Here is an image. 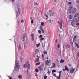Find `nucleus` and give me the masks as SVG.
<instances>
[{
	"label": "nucleus",
	"mask_w": 79,
	"mask_h": 79,
	"mask_svg": "<svg viewBox=\"0 0 79 79\" xmlns=\"http://www.w3.org/2000/svg\"><path fill=\"white\" fill-rule=\"evenodd\" d=\"M69 13H75L77 11V9L76 8H72L71 7H69Z\"/></svg>",
	"instance_id": "obj_1"
},
{
	"label": "nucleus",
	"mask_w": 79,
	"mask_h": 79,
	"mask_svg": "<svg viewBox=\"0 0 79 79\" xmlns=\"http://www.w3.org/2000/svg\"><path fill=\"white\" fill-rule=\"evenodd\" d=\"M29 62L27 61V62L23 66L24 68H26L27 67V72H28V69H30V64H29Z\"/></svg>",
	"instance_id": "obj_2"
},
{
	"label": "nucleus",
	"mask_w": 79,
	"mask_h": 79,
	"mask_svg": "<svg viewBox=\"0 0 79 79\" xmlns=\"http://www.w3.org/2000/svg\"><path fill=\"white\" fill-rule=\"evenodd\" d=\"M19 69H20V66H19V61H17L16 65L15 70L19 71Z\"/></svg>",
	"instance_id": "obj_3"
},
{
	"label": "nucleus",
	"mask_w": 79,
	"mask_h": 79,
	"mask_svg": "<svg viewBox=\"0 0 79 79\" xmlns=\"http://www.w3.org/2000/svg\"><path fill=\"white\" fill-rule=\"evenodd\" d=\"M51 64H52V63L50 60H46L45 66H50Z\"/></svg>",
	"instance_id": "obj_4"
},
{
	"label": "nucleus",
	"mask_w": 79,
	"mask_h": 79,
	"mask_svg": "<svg viewBox=\"0 0 79 79\" xmlns=\"http://www.w3.org/2000/svg\"><path fill=\"white\" fill-rule=\"evenodd\" d=\"M75 19L74 18L72 20L71 22V26L74 27H75V26H76V23Z\"/></svg>",
	"instance_id": "obj_5"
},
{
	"label": "nucleus",
	"mask_w": 79,
	"mask_h": 79,
	"mask_svg": "<svg viewBox=\"0 0 79 79\" xmlns=\"http://www.w3.org/2000/svg\"><path fill=\"white\" fill-rule=\"evenodd\" d=\"M78 18V17L77 18H75L76 26H79V19Z\"/></svg>",
	"instance_id": "obj_6"
},
{
	"label": "nucleus",
	"mask_w": 79,
	"mask_h": 79,
	"mask_svg": "<svg viewBox=\"0 0 79 79\" xmlns=\"http://www.w3.org/2000/svg\"><path fill=\"white\" fill-rule=\"evenodd\" d=\"M75 70V69H74L72 67L71 69L70 70V73L71 74H73V73H74V71Z\"/></svg>",
	"instance_id": "obj_7"
},
{
	"label": "nucleus",
	"mask_w": 79,
	"mask_h": 79,
	"mask_svg": "<svg viewBox=\"0 0 79 79\" xmlns=\"http://www.w3.org/2000/svg\"><path fill=\"white\" fill-rule=\"evenodd\" d=\"M58 23L60 29H62V22H60L59 21H58Z\"/></svg>",
	"instance_id": "obj_8"
},
{
	"label": "nucleus",
	"mask_w": 79,
	"mask_h": 79,
	"mask_svg": "<svg viewBox=\"0 0 79 79\" xmlns=\"http://www.w3.org/2000/svg\"><path fill=\"white\" fill-rule=\"evenodd\" d=\"M20 6H18L17 7V9L18 10V12L19 13V15H20Z\"/></svg>",
	"instance_id": "obj_9"
},
{
	"label": "nucleus",
	"mask_w": 79,
	"mask_h": 79,
	"mask_svg": "<svg viewBox=\"0 0 79 79\" xmlns=\"http://www.w3.org/2000/svg\"><path fill=\"white\" fill-rule=\"evenodd\" d=\"M34 34H32L31 35V38L33 41L34 40Z\"/></svg>",
	"instance_id": "obj_10"
},
{
	"label": "nucleus",
	"mask_w": 79,
	"mask_h": 79,
	"mask_svg": "<svg viewBox=\"0 0 79 79\" xmlns=\"http://www.w3.org/2000/svg\"><path fill=\"white\" fill-rule=\"evenodd\" d=\"M79 14L77 13L75 15V18H78V19H79Z\"/></svg>",
	"instance_id": "obj_11"
},
{
	"label": "nucleus",
	"mask_w": 79,
	"mask_h": 79,
	"mask_svg": "<svg viewBox=\"0 0 79 79\" xmlns=\"http://www.w3.org/2000/svg\"><path fill=\"white\" fill-rule=\"evenodd\" d=\"M38 68L39 69L40 71H42L43 70V67H42V66H40L38 67Z\"/></svg>",
	"instance_id": "obj_12"
},
{
	"label": "nucleus",
	"mask_w": 79,
	"mask_h": 79,
	"mask_svg": "<svg viewBox=\"0 0 79 79\" xmlns=\"http://www.w3.org/2000/svg\"><path fill=\"white\" fill-rule=\"evenodd\" d=\"M55 64L53 63L52 64V66L50 67V68H55Z\"/></svg>",
	"instance_id": "obj_13"
},
{
	"label": "nucleus",
	"mask_w": 79,
	"mask_h": 79,
	"mask_svg": "<svg viewBox=\"0 0 79 79\" xmlns=\"http://www.w3.org/2000/svg\"><path fill=\"white\" fill-rule=\"evenodd\" d=\"M52 74L53 75V76H55V77H57V79H59V78H58V76H56V74L54 73H52Z\"/></svg>",
	"instance_id": "obj_14"
},
{
	"label": "nucleus",
	"mask_w": 79,
	"mask_h": 79,
	"mask_svg": "<svg viewBox=\"0 0 79 79\" xmlns=\"http://www.w3.org/2000/svg\"><path fill=\"white\" fill-rule=\"evenodd\" d=\"M62 71H60L59 72V76H58V78H59V79H60V77H61V72Z\"/></svg>",
	"instance_id": "obj_15"
},
{
	"label": "nucleus",
	"mask_w": 79,
	"mask_h": 79,
	"mask_svg": "<svg viewBox=\"0 0 79 79\" xmlns=\"http://www.w3.org/2000/svg\"><path fill=\"white\" fill-rule=\"evenodd\" d=\"M65 71H69V69H68V67H67V66H65Z\"/></svg>",
	"instance_id": "obj_16"
},
{
	"label": "nucleus",
	"mask_w": 79,
	"mask_h": 79,
	"mask_svg": "<svg viewBox=\"0 0 79 79\" xmlns=\"http://www.w3.org/2000/svg\"><path fill=\"white\" fill-rule=\"evenodd\" d=\"M25 35H23V41H24V40H25Z\"/></svg>",
	"instance_id": "obj_17"
},
{
	"label": "nucleus",
	"mask_w": 79,
	"mask_h": 79,
	"mask_svg": "<svg viewBox=\"0 0 79 79\" xmlns=\"http://www.w3.org/2000/svg\"><path fill=\"white\" fill-rule=\"evenodd\" d=\"M16 18H18V12L17 11H16Z\"/></svg>",
	"instance_id": "obj_18"
},
{
	"label": "nucleus",
	"mask_w": 79,
	"mask_h": 79,
	"mask_svg": "<svg viewBox=\"0 0 79 79\" xmlns=\"http://www.w3.org/2000/svg\"><path fill=\"white\" fill-rule=\"evenodd\" d=\"M18 78L19 79H22V75H19L18 76Z\"/></svg>",
	"instance_id": "obj_19"
},
{
	"label": "nucleus",
	"mask_w": 79,
	"mask_h": 79,
	"mask_svg": "<svg viewBox=\"0 0 79 79\" xmlns=\"http://www.w3.org/2000/svg\"><path fill=\"white\" fill-rule=\"evenodd\" d=\"M76 37L77 36H75L74 37V38L73 39V42H74V41H76Z\"/></svg>",
	"instance_id": "obj_20"
},
{
	"label": "nucleus",
	"mask_w": 79,
	"mask_h": 79,
	"mask_svg": "<svg viewBox=\"0 0 79 79\" xmlns=\"http://www.w3.org/2000/svg\"><path fill=\"white\" fill-rule=\"evenodd\" d=\"M21 49V46L20 45H19V47H18V50H20Z\"/></svg>",
	"instance_id": "obj_21"
},
{
	"label": "nucleus",
	"mask_w": 79,
	"mask_h": 79,
	"mask_svg": "<svg viewBox=\"0 0 79 79\" xmlns=\"http://www.w3.org/2000/svg\"><path fill=\"white\" fill-rule=\"evenodd\" d=\"M39 52V50L38 49H37L36 50L35 52V54H37V53H38Z\"/></svg>",
	"instance_id": "obj_22"
},
{
	"label": "nucleus",
	"mask_w": 79,
	"mask_h": 79,
	"mask_svg": "<svg viewBox=\"0 0 79 79\" xmlns=\"http://www.w3.org/2000/svg\"><path fill=\"white\" fill-rule=\"evenodd\" d=\"M54 15V13H51L50 14V16H53Z\"/></svg>",
	"instance_id": "obj_23"
},
{
	"label": "nucleus",
	"mask_w": 79,
	"mask_h": 79,
	"mask_svg": "<svg viewBox=\"0 0 79 79\" xmlns=\"http://www.w3.org/2000/svg\"><path fill=\"white\" fill-rule=\"evenodd\" d=\"M75 45L78 48H79V45H78V44H77V43H75Z\"/></svg>",
	"instance_id": "obj_24"
},
{
	"label": "nucleus",
	"mask_w": 79,
	"mask_h": 79,
	"mask_svg": "<svg viewBox=\"0 0 79 79\" xmlns=\"http://www.w3.org/2000/svg\"><path fill=\"white\" fill-rule=\"evenodd\" d=\"M64 62V60L63 59H61L60 61V63H62Z\"/></svg>",
	"instance_id": "obj_25"
},
{
	"label": "nucleus",
	"mask_w": 79,
	"mask_h": 79,
	"mask_svg": "<svg viewBox=\"0 0 79 79\" xmlns=\"http://www.w3.org/2000/svg\"><path fill=\"white\" fill-rule=\"evenodd\" d=\"M79 57V52L77 53V58H78Z\"/></svg>",
	"instance_id": "obj_26"
},
{
	"label": "nucleus",
	"mask_w": 79,
	"mask_h": 79,
	"mask_svg": "<svg viewBox=\"0 0 79 79\" xmlns=\"http://www.w3.org/2000/svg\"><path fill=\"white\" fill-rule=\"evenodd\" d=\"M47 73L48 74H50V73H51V72L49 70H48L47 72Z\"/></svg>",
	"instance_id": "obj_27"
},
{
	"label": "nucleus",
	"mask_w": 79,
	"mask_h": 79,
	"mask_svg": "<svg viewBox=\"0 0 79 79\" xmlns=\"http://www.w3.org/2000/svg\"><path fill=\"white\" fill-rule=\"evenodd\" d=\"M44 16H45L46 17V18H48V15H47L46 14H44Z\"/></svg>",
	"instance_id": "obj_28"
},
{
	"label": "nucleus",
	"mask_w": 79,
	"mask_h": 79,
	"mask_svg": "<svg viewBox=\"0 0 79 79\" xmlns=\"http://www.w3.org/2000/svg\"><path fill=\"white\" fill-rule=\"evenodd\" d=\"M47 78V76L46 75H45L44 76V79H46Z\"/></svg>",
	"instance_id": "obj_29"
},
{
	"label": "nucleus",
	"mask_w": 79,
	"mask_h": 79,
	"mask_svg": "<svg viewBox=\"0 0 79 79\" xmlns=\"http://www.w3.org/2000/svg\"><path fill=\"white\" fill-rule=\"evenodd\" d=\"M44 22H42L41 23V25L42 26H44Z\"/></svg>",
	"instance_id": "obj_30"
},
{
	"label": "nucleus",
	"mask_w": 79,
	"mask_h": 79,
	"mask_svg": "<svg viewBox=\"0 0 79 79\" xmlns=\"http://www.w3.org/2000/svg\"><path fill=\"white\" fill-rule=\"evenodd\" d=\"M35 71L36 73H38V72H39V69H36Z\"/></svg>",
	"instance_id": "obj_31"
},
{
	"label": "nucleus",
	"mask_w": 79,
	"mask_h": 79,
	"mask_svg": "<svg viewBox=\"0 0 79 79\" xmlns=\"http://www.w3.org/2000/svg\"><path fill=\"white\" fill-rule=\"evenodd\" d=\"M34 5H36L37 6V5H38V4H37V3H36V2H34Z\"/></svg>",
	"instance_id": "obj_32"
},
{
	"label": "nucleus",
	"mask_w": 79,
	"mask_h": 79,
	"mask_svg": "<svg viewBox=\"0 0 79 79\" xmlns=\"http://www.w3.org/2000/svg\"><path fill=\"white\" fill-rule=\"evenodd\" d=\"M40 45V44L38 43L36 44L37 47H39Z\"/></svg>",
	"instance_id": "obj_33"
},
{
	"label": "nucleus",
	"mask_w": 79,
	"mask_h": 79,
	"mask_svg": "<svg viewBox=\"0 0 79 79\" xmlns=\"http://www.w3.org/2000/svg\"><path fill=\"white\" fill-rule=\"evenodd\" d=\"M43 53H44V54H47V52L46 51H44L43 52Z\"/></svg>",
	"instance_id": "obj_34"
},
{
	"label": "nucleus",
	"mask_w": 79,
	"mask_h": 79,
	"mask_svg": "<svg viewBox=\"0 0 79 79\" xmlns=\"http://www.w3.org/2000/svg\"><path fill=\"white\" fill-rule=\"evenodd\" d=\"M56 72V70H53L52 71V73H55Z\"/></svg>",
	"instance_id": "obj_35"
},
{
	"label": "nucleus",
	"mask_w": 79,
	"mask_h": 79,
	"mask_svg": "<svg viewBox=\"0 0 79 79\" xmlns=\"http://www.w3.org/2000/svg\"><path fill=\"white\" fill-rule=\"evenodd\" d=\"M40 30H42V29H43L42 28V27L40 26Z\"/></svg>",
	"instance_id": "obj_36"
},
{
	"label": "nucleus",
	"mask_w": 79,
	"mask_h": 79,
	"mask_svg": "<svg viewBox=\"0 0 79 79\" xmlns=\"http://www.w3.org/2000/svg\"><path fill=\"white\" fill-rule=\"evenodd\" d=\"M35 62H39V59H36L35 60Z\"/></svg>",
	"instance_id": "obj_37"
},
{
	"label": "nucleus",
	"mask_w": 79,
	"mask_h": 79,
	"mask_svg": "<svg viewBox=\"0 0 79 79\" xmlns=\"http://www.w3.org/2000/svg\"><path fill=\"white\" fill-rule=\"evenodd\" d=\"M62 33H61V32H60V34H59V36L60 37V36H62L63 35L62 34Z\"/></svg>",
	"instance_id": "obj_38"
},
{
	"label": "nucleus",
	"mask_w": 79,
	"mask_h": 79,
	"mask_svg": "<svg viewBox=\"0 0 79 79\" xmlns=\"http://www.w3.org/2000/svg\"><path fill=\"white\" fill-rule=\"evenodd\" d=\"M76 3H77V4H79V0H76Z\"/></svg>",
	"instance_id": "obj_39"
},
{
	"label": "nucleus",
	"mask_w": 79,
	"mask_h": 79,
	"mask_svg": "<svg viewBox=\"0 0 79 79\" xmlns=\"http://www.w3.org/2000/svg\"><path fill=\"white\" fill-rule=\"evenodd\" d=\"M40 62H39V63H36V66H37V65H40Z\"/></svg>",
	"instance_id": "obj_40"
},
{
	"label": "nucleus",
	"mask_w": 79,
	"mask_h": 79,
	"mask_svg": "<svg viewBox=\"0 0 79 79\" xmlns=\"http://www.w3.org/2000/svg\"><path fill=\"white\" fill-rule=\"evenodd\" d=\"M44 40V38H41L40 39V40Z\"/></svg>",
	"instance_id": "obj_41"
},
{
	"label": "nucleus",
	"mask_w": 79,
	"mask_h": 79,
	"mask_svg": "<svg viewBox=\"0 0 79 79\" xmlns=\"http://www.w3.org/2000/svg\"><path fill=\"white\" fill-rule=\"evenodd\" d=\"M68 66L69 67L71 66V64H70V63H69L68 64Z\"/></svg>",
	"instance_id": "obj_42"
},
{
	"label": "nucleus",
	"mask_w": 79,
	"mask_h": 79,
	"mask_svg": "<svg viewBox=\"0 0 79 79\" xmlns=\"http://www.w3.org/2000/svg\"><path fill=\"white\" fill-rule=\"evenodd\" d=\"M31 23L32 24H33L34 23V20L32 19L31 21Z\"/></svg>",
	"instance_id": "obj_43"
},
{
	"label": "nucleus",
	"mask_w": 79,
	"mask_h": 79,
	"mask_svg": "<svg viewBox=\"0 0 79 79\" xmlns=\"http://www.w3.org/2000/svg\"><path fill=\"white\" fill-rule=\"evenodd\" d=\"M38 32L39 34H41V31L40 30H38Z\"/></svg>",
	"instance_id": "obj_44"
},
{
	"label": "nucleus",
	"mask_w": 79,
	"mask_h": 79,
	"mask_svg": "<svg viewBox=\"0 0 79 79\" xmlns=\"http://www.w3.org/2000/svg\"><path fill=\"white\" fill-rule=\"evenodd\" d=\"M42 35H40L39 36V38H42Z\"/></svg>",
	"instance_id": "obj_45"
},
{
	"label": "nucleus",
	"mask_w": 79,
	"mask_h": 79,
	"mask_svg": "<svg viewBox=\"0 0 79 79\" xmlns=\"http://www.w3.org/2000/svg\"><path fill=\"white\" fill-rule=\"evenodd\" d=\"M57 47L58 48H60V44H59L57 46Z\"/></svg>",
	"instance_id": "obj_46"
},
{
	"label": "nucleus",
	"mask_w": 79,
	"mask_h": 79,
	"mask_svg": "<svg viewBox=\"0 0 79 79\" xmlns=\"http://www.w3.org/2000/svg\"><path fill=\"white\" fill-rule=\"evenodd\" d=\"M42 33H44V30L43 29L42 30H41Z\"/></svg>",
	"instance_id": "obj_47"
},
{
	"label": "nucleus",
	"mask_w": 79,
	"mask_h": 79,
	"mask_svg": "<svg viewBox=\"0 0 79 79\" xmlns=\"http://www.w3.org/2000/svg\"><path fill=\"white\" fill-rule=\"evenodd\" d=\"M68 3L69 5H71L72 3L71 2H69Z\"/></svg>",
	"instance_id": "obj_48"
},
{
	"label": "nucleus",
	"mask_w": 79,
	"mask_h": 79,
	"mask_svg": "<svg viewBox=\"0 0 79 79\" xmlns=\"http://www.w3.org/2000/svg\"><path fill=\"white\" fill-rule=\"evenodd\" d=\"M24 22V20L23 19H22L21 21V23H23Z\"/></svg>",
	"instance_id": "obj_49"
},
{
	"label": "nucleus",
	"mask_w": 79,
	"mask_h": 79,
	"mask_svg": "<svg viewBox=\"0 0 79 79\" xmlns=\"http://www.w3.org/2000/svg\"><path fill=\"white\" fill-rule=\"evenodd\" d=\"M44 55H43V54H42V58H44Z\"/></svg>",
	"instance_id": "obj_50"
},
{
	"label": "nucleus",
	"mask_w": 79,
	"mask_h": 79,
	"mask_svg": "<svg viewBox=\"0 0 79 79\" xmlns=\"http://www.w3.org/2000/svg\"><path fill=\"white\" fill-rule=\"evenodd\" d=\"M18 24H19V21H18Z\"/></svg>",
	"instance_id": "obj_51"
},
{
	"label": "nucleus",
	"mask_w": 79,
	"mask_h": 79,
	"mask_svg": "<svg viewBox=\"0 0 79 79\" xmlns=\"http://www.w3.org/2000/svg\"><path fill=\"white\" fill-rule=\"evenodd\" d=\"M57 42H58V40H56L55 41V43H57Z\"/></svg>",
	"instance_id": "obj_52"
},
{
	"label": "nucleus",
	"mask_w": 79,
	"mask_h": 79,
	"mask_svg": "<svg viewBox=\"0 0 79 79\" xmlns=\"http://www.w3.org/2000/svg\"><path fill=\"white\" fill-rule=\"evenodd\" d=\"M9 79H12V77H10L9 78Z\"/></svg>",
	"instance_id": "obj_53"
},
{
	"label": "nucleus",
	"mask_w": 79,
	"mask_h": 79,
	"mask_svg": "<svg viewBox=\"0 0 79 79\" xmlns=\"http://www.w3.org/2000/svg\"><path fill=\"white\" fill-rule=\"evenodd\" d=\"M35 76H38V75H37V74H35Z\"/></svg>",
	"instance_id": "obj_54"
},
{
	"label": "nucleus",
	"mask_w": 79,
	"mask_h": 79,
	"mask_svg": "<svg viewBox=\"0 0 79 79\" xmlns=\"http://www.w3.org/2000/svg\"><path fill=\"white\" fill-rule=\"evenodd\" d=\"M30 19H32V17H30Z\"/></svg>",
	"instance_id": "obj_55"
},
{
	"label": "nucleus",
	"mask_w": 79,
	"mask_h": 79,
	"mask_svg": "<svg viewBox=\"0 0 79 79\" xmlns=\"http://www.w3.org/2000/svg\"><path fill=\"white\" fill-rule=\"evenodd\" d=\"M72 17H70V18H69V19H72Z\"/></svg>",
	"instance_id": "obj_56"
},
{
	"label": "nucleus",
	"mask_w": 79,
	"mask_h": 79,
	"mask_svg": "<svg viewBox=\"0 0 79 79\" xmlns=\"http://www.w3.org/2000/svg\"><path fill=\"white\" fill-rule=\"evenodd\" d=\"M63 71H66V70H65V69H63Z\"/></svg>",
	"instance_id": "obj_57"
},
{
	"label": "nucleus",
	"mask_w": 79,
	"mask_h": 79,
	"mask_svg": "<svg viewBox=\"0 0 79 79\" xmlns=\"http://www.w3.org/2000/svg\"><path fill=\"white\" fill-rule=\"evenodd\" d=\"M12 1L13 2H14V1H15V0H12Z\"/></svg>",
	"instance_id": "obj_58"
},
{
	"label": "nucleus",
	"mask_w": 79,
	"mask_h": 79,
	"mask_svg": "<svg viewBox=\"0 0 79 79\" xmlns=\"http://www.w3.org/2000/svg\"><path fill=\"white\" fill-rule=\"evenodd\" d=\"M46 58L47 59H48V57H47Z\"/></svg>",
	"instance_id": "obj_59"
},
{
	"label": "nucleus",
	"mask_w": 79,
	"mask_h": 79,
	"mask_svg": "<svg viewBox=\"0 0 79 79\" xmlns=\"http://www.w3.org/2000/svg\"><path fill=\"white\" fill-rule=\"evenodd\" d=\"M79 66V65H78L77 66V68H78V66Z\"/></svg>",
	"instance_id": "obj_60"
},
{
	"label": "nucleus",
	"mask_w": 79,
	"mask_h": 79,
	"mask_svg": "<svg viewBox=\"0 0 79 79\" xmlns=\"http://www.w3.org/2000/svg\"><path fill=\"white\" fill-rule=\"evenodd\" d=\"M48 19V18L47 17L46 19Z\"/></svg>",
	"instance_id": "obj_61"
},
{
	"label": "nucleus",
	"mask_w": 79,
	"mask_h": 79,
	"mask_svg": "<svg viewBox=\"0 0 79 79\" xmlns=\"http://www.w3.org/2000/svg\"><path fill=\"white\" fill-rule=\"evenodd\" d=\"M38 59H39V57H38Z\"/></svg>",
	"instance_id": "obj_62"
},
{
	"label": "nucleus",
	"mask_w": 79,
	"mask_h": 79,
	"mask_svg": "<svg viewBox=\"0 0 79 79\" xmlns=\"http://www.w3.org/2000/svg\"><path fill=\"white\" fill-rule=\"evenodd\" d=\"M78 44H79V41L78 42Z\"/></svg>",
	"instance_id": "obj_63"
},
{
	"label": "nucleus",
	"mask_w": 79,
	"mask_h": 79,
	"mask_svg": "<svg viewBox=\"0 0 79 79\" xmlns=\"http://www.w3.org/2000/svg\"><path fill=\"white\" fill-rule=\"evenodd\" d=\"M69 1H71V0H69Z\"/></svg>",
	"instance_id": "obj_64"
}]
</instances>
